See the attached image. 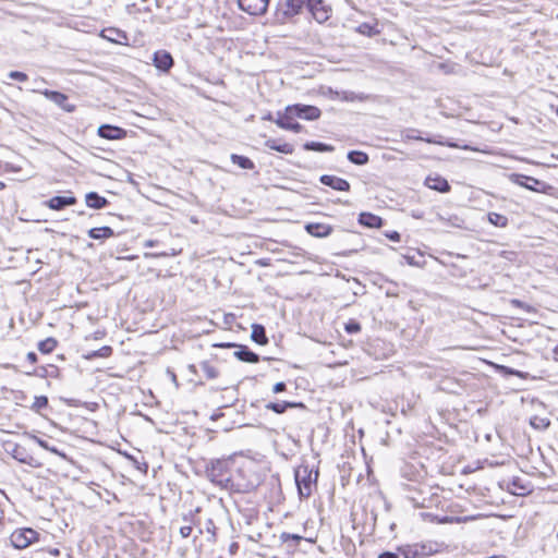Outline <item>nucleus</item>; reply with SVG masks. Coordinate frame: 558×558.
I'll return each instance as SVG.
<instances>
[{
	"label": "nucleus",
	"instance_id": "1",
	"mask_svg": "<svg viewBox=\"0 0 558 558\" xmlns=\"http://www.w3.org/2000/svg\"><path fill=\"white\" fill-rule=\"evenodd\" d=\"M306 9L315 21L324 23L329 20L331 8L324 0H279L276 16L280 22L300 14Z\"/></svg>",
	"mask_w": 558,
	"mask_h": 558
},
{
	"label": "nucleus",
	"instance_id": "2",
	"mask_svg": "<svg viewBox=\"0 0 558 558\" xmlns=\"http://www.w3.org/2000/svg\"><path fill=\"white\" fill-rule=\"evenodd\" d=\"M490 469H495L490 474V477L497 482V486L500 490H507L510 495L522 496L529 492L527 486L522 484L521 478L514 475L502 477L499 469H504L507 473H513L515 471V462L511 459L507 461H493L490 460Z\"/></svg>",
	"mask_w": 558,
	"mask_h": 558
},
{
	"label": "nucleus",
	"instance_id": "3",
	"mask_svg": "<svg viewBox=\"0 0 558 558\" xmlns=\"http://www.w3.org/2000/svg\"><path fill=\"white\" fill-rule=\"evenodd\" d=\"M233 461L231 459L213 460L206 466V475L215 485L231 492H240L239 485L233 481Z\"/></svg>",
	"mask_w": 558,
	"mask_h": 558
},
{
	"label": "nucleus",
	"instance_id": "4",
	"mask_svg": "<svg viewBox=\"0 0 558 558\" xmlns=\"http://www.w3.org/2000/svg\"><path fill=\"white\" fill-rule=\"evenodd\" d=\"M318 475V469H314L307 463H302L295 469L294 478L301 499H306L312 495L313 488L317 485Z\"/></svg>",
	"mask_w": 558,
	"mask_h": 558
},
{
	"label": "nucleus",
	"instance_id": "5",
	"mask_svg": "<svg viewBox=\"0 0 558 558\" xmlns=\"http://www.w3.org/2000/svg\"><path fill=\"white\" fill-rule=\"evenodd\" d=\"M510 181L520 185L524 186L525 189L538 192L547 195H554L555 187L544 181H541L538 179H535L533 177L520 174V173H511L509 175Z\"/></svg>",
	"mask_w": 558,
	"mask_h": 558
},
{
	"label": "nucleus",
	"instance_id": "6",
	"mask_svg": "<svg viewBox=\"0 0 558 558\" xmlns=\"http://www.w3.org/2000/svg\"><path fill=\"white\" fill-rule=\"evenodd\" d=\"M286 108L288 118H299L307 121H314L317 120L322 114L319 108L311 105L294 104L289 105Z\"/></svg>",
	"mask_w": 558,
	"mask_h": 558
},
{
	"label": "nucleus",
	"instance_id": "7",
	"mask_svg": "<svg viewBox=\"0 0 558 558\" xmlns=\"http://www.w3.org/2000/svg\"><path fill=\"white\" fill-rule=\"evenodd\" d=\"M38 537V532L31 527L17 529L11 534L10 542L14 548L24 549L37 542Z\"/></svg>",
	"mask_w": 558,
	"mask_h": 558
},
{
	"label": "nucleus",
	"instance_id": "8",
	"mask_svg": "<svg viewBox=\"0 0 558 558\" xmlns=\"http://www.w3.org/2000/svg\"><path fill=\"white\" fill-rule=\"evenodd\" d=\"M34 93H40L44 95L47 99L54 102L58 107L63 109L66 112H73L75 110V105L68 102V96L63 93L57 92V90H50V89H33Z\"/></svg>",
	"mask_w": 558,
	"mask_h": 558
},
{
	"label": "nucleus",
	"instance_id": "9",
	"mask_svg": "<svg viewBox=\"0 0 558 558\" xmlns=\"http://www.w3.org/2000/svg\"><path fill=\"white\" fill-rule=\"evenodd\" d=\"M404 558H424L429 556L434 549L432 544H412L399 548Z\"/></svg>",
	"mask_w": 558,
	"mask_h": 558
},
{
	"label": "nucleus",
	"instance_id": "10",
	"mask_svg": "<svg viewBox=\"0 0 558 558\" xmlns=\"http://www.w3.org/2000/svg\"><path fill=\"white\" fill-rule=\"evenodd\" d=\"M514 287L513 280L510 274L495 272L490 277V288L495 293L509 292Z\"/></svg>",
	"mask_w": 558,
	"mask_h": 558
},
{
	"label": "nucleus",
	"instance_id": "11",
	"mask_svg": "<svg viewBox=\"0 0 558 558\" xmlns=\"http://www.w3.org/2000/svg\"><path fill=\"white\" fill-rule=\"evenodd\" d=\"M242 11L250 15H260L267 11L269 0H238Z\"/></svg>",
	"mask_w": 558,
	"mask_h": 558
},
{
	"label": "nucleus",
	"instance_id": "12",
	"mask_svg": "<svg viewBox=\"0 0 558 558\" xmlns=\"http://www.w3.org/2000/svg\"><path fill=\"white\" fill-rule=\"evenodd\" d=\"M295 118L287 117V108L283 111L277 112V119L275 123L283 130L292 131L294 133H300L303 130V126L294 121Z\"/></svg>",
	"mask_w": 558,
	"mask_h": 558
},
{
	"label": "nucleus",
	"instance_id": "13",
	"mask_svg": "<svg viewBox=\"0 0 558 558\" xmlns=\"http://www.w3.org/2000/svg\"><path fill=\"white\" fill-rule=\"evenodd\" d=\"M319 182L326 186L331 187L332 190H336V191H341V192L350 191V183L345 179H342V178H339L336 175L323 174L319 178Z\"/></svg>",
	"mask_w": 558,
	"mask_h": 558
},
{
	"label": "nucleus",
	"instance_id": "14",
	"mask_svg": "<svg viewBox=\"0 0 558 558\" xmlns=\"http://www.w3.org/2000/svg\"><path fill=\"white\" fill-rule=\"evenodd\" d=\"M97 134L106 140H122L126 135V131L122 128L102 124L98 128Z\"/></svg>",
	"mask_w": 558,
	"mask_h": 558
},
{
	"label": "nucleus",
	"instance_id": "15",
	"mask_svg": "<svg viewBox=\"0 0 558 558\" xmlns=\"http://www.w3.org/2000/svg\"><path fill=\"white\" fill-rule=\"evenodd\" d=\"M100 36L110 43L119 45H128L129 40L125 32L114 27L102 29Z\"/></svg>",
	"mask_w": 558,
	"mask_h": 558
},
{
	"label": "nucleus",
	"instance_id": "16",
	"mask_svg": "<svg viewBox=\"0 0 558 558\" xmlns=\"http://www.w3.org/2000/svg\"><path fill=\"white\" fill-rule=\"evenodd\" d=\"M226 347L238 348V350L234 352V356L242 362L257 363L259 361V355L251 351L246 345L228 343L226 344Z\"/></svg>",
	"mask_w": 558,
	"mask_h": 558
},
{
	"label": "nucleus",
	"instance_id": "17",
	"mask_svg": "<svg viewBox=\"0 0 558 558\" xmlns=\"http://www.w3.org/2000/svg\"><path fill=\"white\" fill-rule=\"evenodd\" d=\"M154 65L163 72H168L173 66V58L166 50H159L154 53Z\"/></svg>",
	"mask_w": 558,
	"mask_h": 558
},
{
	"label": "nucleus",
	"instance_id": "18",
	"mask_svg": "<svg viewBox=\"0 0 558 558\" xmlns=\"http://www.w3.org/2000/svg\"><path fill=\"white\" fill-rule=\"evenodd\" d=\"M308 234L315 238H326L331 234L332 227L327 223L310 222L305 225Z\"/></svg>",
	"mask_w": 558,
	"mask_h": 558
},
{
	"label": "nucleus",
	"instance_id": "19",
	"mask_svg": "<svg viewBox=\"0 0 558 558\" xmlns=\"http://www.w3.org/2000/svg\"><path fill=\"white\" fill-rule=\"evenodd\" d=\"M76 202L74 196H53L46 202V205L52 210H61L76 204Z\"/></svg>",
	"mask_w": 558,
	"mask_h": 558
},
{
	"label": "nucleus",
	"instance_id": "20",
	"mask_svg": "<svg viewBox=\"0 0 558 558\" xmlns=\"http://www.w3.org/2000/svg\"><path fill=\"white\" fill-rule=\"evenodd\" d=\"M490 368H493L495 372L499 373L504 377L513 375L521 379L531 378L529 373L521 372V371H518V369H514V368H511V367H508V366H505V365H501V364H498V363H495L492 361H490Z\"/></svg>",
	"mask_w": 558,
	"mask_h": 558
},
{
	"label": "nucleus",
	"instance_id": "21",
	"mask_svg": "<svg viewBox=\"0 0 558 558\" xmlns=\"http://www.w3.org/2000/svg\"><path fill=\"white\" fill-rule=\"evenodd\" d=\"M265 408L270 410L277 414H282L289 408H300L302 410H306V407L302 402H292V401H282V402H268Z\"/></svg>",
	"mask_w": 558,
	"mask_h": 558
},
{
	"label": "nucleus",
	"instance_id": "22",
	"mask_svg": "<svg viewBox=\"0 0 558 558\" xmlns=\"http://www.w3.org/2000/svg\"><path fill=\"white\" fill-rule=\"evenodd\" d=\"M85 203L88 207L94 209H101L108 205V199L100 196L97 192H89L85 195Z\"/></svg>",
	"mask_w": 558,
	"mask_h": 558
},
{
	"label": "nucleus",
	"instance_id": "23",
	"mask_svg": "<svg viewBox=\"0 0 558 558\" xmlns=\"http://www.w3.org/2000/svg\"><path fill=\"white\" fill-rule=\"evenodd\" d=\"M425 184L427 187L442 193L448 192L450 190L448 181L438 175L427 177L425 180Z\"/></svg>",
	"mask_w": 558,
	"mask_h": 558
},
{
	"label": "nucleus",
	"instance_id": "24",
	"mask_svg": "<svg viewBox=\"0 0 558 558\" xmlns=\"http://www.w3.org/2000/svg\"><path fill=\"white\" fill-rule=\"evenodd\" d=\"M265 146L271 150H276L281 154L291 155L294 151V147L289 143H278L277 140L269 138L265 142Z\"/></svg>",
	"mask_w": 558,
	"mask_h": 558
},
{
	"label": "nucleus",
	"instance_id": "25",
	"mask_svg": "<svg viewBox=\"0 0 558 558\" xmlns=\"http://www.w3.org/2000/svg\"><path fill=\"white\" fill-rule=\"evenodd\" d=\"M359 222L368 228H380L383 226V219L371 213H361Z\"/></svg>",
	"mask_w": 558,
	"mask_h": 558
},
{
	"label": "nucleus",
	"instance_id": "26",
	"mask_svg": "<svg viewBox=\"0 0 558 558\" xmlns=\"http://www.w3.org/2000/svg\"><path fill=\"white\" fill-rule=\"evenodd\" d=\"M251 338L254 342L265 345L268 343V338L266 336V329L263 325L254 324L252 326Z\"/></svg>",
	"mask_w": 558,
	"mask_h": 558
},
{
	"label": "nucleus",
	"instance_id": "27",
	"mask_svg": "<svg viewBox=\"0 0 558 558\" xmlns=\"http://www.w3.org/2000/svg\"><path fill=\"white\" fill-rule=\"evenodd\" d=\"M490 259H493V266L498 267L501 265V262L497 264V260L506 259L512 263L517 259V253L512 251H498L497 253L490 251Z\"/></svg>",
	"mask_w": 558,
	"mask_h": 558
},
{
	"label": "nucleus",
	"instance_id": "28",
	"mask_svg": "<svg viewBox=\"0 0 558 558\" xmlns=\"http://www.w3.org/2000/svg\"><path fill=\"white\" fill-rule=\"evenodd\" d=\"M114 231L110 227L92 228L88 231V236L94 240H105L113 236Z\"/></svg>",
	"mask_w": 558,
	"mask_h": 558
},
{
	"label": "nucleus",
	"instance_id": "29",
	"mask_svg": "<svg viewBox=\"0 0 558 558\" xmlns=\"http://www.w3.org/2000/svg\"><path fill=\"white\" fill-rule=\"evenodd\" d=\"M336 95L339 99H341L343 101H350V102L364 101L368 98L367 95L356 94V93L350 92V90L337 92Z\"/></svg>",
	"mask_w": 558,
	"mask_h": 558
},
{
	"label": "nucleus",
	"instance_id": "30",
	"mask_svg": "<svg viewBox=\"0 0 558 558\" xmlns=\"http://www.w3.org/2000/svg\"><path fill=\"white\" fill-rule=\"evenodd\" d=\"M347 158L350 162L363 166L366 165L369 160L368 155L361 150H351L348 153Z\"/></svg>",
	"mask_w": 558,
	"mask_h": 558
},
{
	"label": "nucleus",
	"instance_id": "31",
	"mask_svg": "<svg viewBox=\"0 0 558 558\" xmlns=\"http://www.w3.org/2000/svg\"><path fill=\"white\" fill-rule=\"evenodd\" d=\"M230 158L232 163L236 165L242 169L252 170L255 167L254 162L248 157L232 154Z\"/></svg>",
	"mask_w": 558,
	"mask_h": 558
},
{
	"label": "nucleus",
	"instance_id": "32",
	"mask_svg": "<svg viewBox=\"0 0 558 558\" xmlns=\"http://www.w3.org/2000/svg\"><path fill=\"white\" fill-rule=\"evenodd\" d=\"M303 148L305 150H313L319 153L333 151L335 149L333 146L320 142H306Z\"/></svg>",
	"mask_w": 558,
	"mask_h": 558
},
{
	"label": "nucleus",
	"instance_id": "33",
	"mask_svg": "<svg viewBox=\"0 0 558 558\" xmlns=\"http://www.w3.org/2000/svg\"><path fill=\"white\" fill-rule=\"evenodd\" d=\"M530 425L539 432L546 430L550 426V420L542 416H533L530 420Z\"/></svg>",
	"mask_w": 558,
	"mask_h": 558
},
{
	"label": "nucleus",
	"instance_id": "34",
	"mask_svg": "<svg viewBox=\"0 0 558 558\" xmlns=\"http://www.w3.org/2000/svg\"><path fill=\"white\" fill-rule=\"evenodd\" d=\"M112 353V348L109 345H104L98 350H94L89 353H87L84 357L86 360H94L96 357H108Z\"/></svg>",
	"mask_w": 558,
	"mask_h": 558
},
{
	"label": "nucleus",
	"instance_id": "35",
	"mask_svg": "<svg viewBox=\"0 0 558 558\" xmlns=\"http://www.w3.org/2000/svg\"><path fill=\"white\" fill-rule=\"evenodd\" d=\"M201 368L207 379H215L219 376V371L207 361L201 363Z\"/></svg>",
	"mask_w": 558,
	"mask_h": 558
},
{
	"label": "nucleus",
	"instance_id": "36",
	"mask_svg": "<svg viewBox=\"0 0 558 558\" xmlns=\"http://www.w3.org/2000/svg\"><path fill=\"white\" fill-rule=\"evenodd\" d=\"M56 347L57 340L53 338H47L38 343V350L45 354L52 352Z\"/></svg>",
	"mask_w": 558,
	"mask_h": 558
},
{
	"label": "nucleus",
	"instance_id": "37",
	"mask_svg": "<svg viewBox=\"0 0 558 558\" xmlns=\"http://www.w3.org/2000/svg\"><path fill=\"white\" fill-rule=\"evenodd\" d=\"M416 133H418V131L416 130H409L407 132V138H410V140H416V141H425L427 143H433V144H440L442 145L444 143L441 141H438L436 138H424L420 135H417Z\"/></svg>",
	"mask_w": 558,
	"mask_h": 558
},
{
	"label": "nucleus",
	"instance_id": "38",
	"mask_svg": "<svg viewBox=\"0 0 558 558\" xmlns=\"http://www.w3.org/2000/svg\"><path fill=\"white\" fill-rule=\"evenodd\" d=\"M490 225L505 228L508 225V218L500 214L490 213Z\"/></svg>",
	"mask_w": 558,
	"mask_h": 558
},
{
	"label": "nucleus",
	"instance_id": "39",
	"mask_svg": "<svg viewBox=\"0 0 558 558\" xmlns=\"http://www.w3.org/2000/svg\"><path fill=\"white\" fill-rule=\"evenodd\" d=\"M48 398L46 396L35 397L34 403L32 405V410L35 412H39L40 410L47 408Z\"/></svg>",
	"mask_w": 558,
	"mask_h": 558
},
{
	"label": "nucleus",
	"instance_id": "40",
	"mask_svg": "<svg viewBox=\"0 0 558 558\" xmlns=\"http://www.w3.org/2000/svg\"><path fill=\"white\" fill-rule=\"evenodd\" d=\"M34 439L43 449L50 451L54 454L61 456V457H65V454L60 452L56 447L49 446V444L46 440H44L39 437H36V436L34 437Z\"/></svg>",
	"mask_w": 558,
	"mask_h": 558
},
{
	"label": "nucleus",
	"instance_id": "41",
	"mask_svg": "<svg viewBox=\"0 0 558 558\" xmlns=\"http://www.w3.org/2000/svg\"><path fill=\"white\" fill-rule=\"evenodd\" d=\"M359 32L361 34L367 35V36H374V35H377L379 33V31L375 26H373V25H371L368 23L361 24L359 26Z\"/></svg>",
	"mask_w": 558,
	"mask_h": 558
},
{
	"label": "nucleus",
	"instance_id": "42",
	"mask_svg": "<svg viewBox=\"0 0 558 558\" xmlns=\"http://www.w3.org/2000/svg\"><path fill=\"white\" fill-rule=\"evenodd\" d=\"M302 538L303 537L298 534L282 533L280 535L281 542L288 543L291 541L293 545H298L302 541Z\"/></svg>",
	"mask_w": 558,
	"mask_h": 558
},
{
	"label": "nucleus",
	"instance_id": "43",
	"mask_svg": "<svg viewBox=\"0 0 558 558\" xmlns=\"http://www.w3.org/2000/svg\"><path fill=\"white\" fill-rule=\"evenodd\" d=\"M510 303H511L514 307L521 308V310H523V311H525V312H527V313H530V312H533V311H534V308H533L531 305H529V304H526V303H524V302H522V301H520V300H517V299H512V300H510Z\"/></svg>",
	"mask_w": 558,
	"mask_h": 558
},
{
	"label": "nucleus",
	"instance_id": "44",
	"mask_svg": "<svg viewBox=\"0 0 558 558\" xmlns=\"http://www.w3.org/2000/svg\"><path fill=\"white\" fill-rule=\"evenodd\" d=\"M8 76L19 82H26L28 80L27 74L20 71H11L9 72Z\"/></svg>",
	"mask_w": 558,
	"mask_h": 558
},
{
	"label": "nucleus",
	"instance_id": "45",
	"mask_svg": "<svg viewBox=\"0 0 558 558\" xmlns=\"http://www.w3.org/2000/svg\"><path fill=\"white\" fill-rule=\"evenodd\" d=\"M348 333H356L361 330V325L355 320H350L344 327Z\"/></svg>",
	"mask_w": 558,
	"mask_h": 558
},
{
	"label": "nucleus",
	"instance_id": "46",
	"mask_svg": "<svg viewBox=\"0 0 558 558\" xmlns=\"http://www.w3.org/2000/svg\"><path fill=\"white\" fill-rule=\"evenodd\" d=\"M192 531H193V527L191 524H187V525H183L180 527V535L183 537V538H187L191 536L192 534Z\"/></svg>",
	"mask_w": 558,
	"mask_h": 558
},
{
	"label": "nucleus",
	"instance_id": "47",
	"mask_svg": "<svg viewBox=\"0 0 558 558\" xmlns=\"http://www.w3.org/2000/svg\"><path fill=\"white\" fill-rule=\"evenodd\" d=\"M286 389H287V385L283 381H279V383L275 384L274 387H272L274 393L282 392Z\"/></svg>",
	"mask_w": 558,
	"mask_h": 558
},
{
	"label": "nucleus",
	"instance_id": "48",
	"mask_svg": "<svg viewBox=\"0 0 558 558\" xmlns=\"http://www.w3.org/2000/svg\"><path fill=\"white\" fill-rule=\"evenodd\" d=\"M388 239H390L391 241H395V242H398L400 241V234L399 232L397 231H392V232H389L386 234Z\"/></svg>",
	"mask_w": 558,
	"mask_h": 558
},
{
	"label": "nucleus",
	"instance_id": "49",
	"mask_svg": "<svg viewBox=\"0 0 558 558\" xmlns=\"http://www.w3.org/2000/svg\"><path fill=\"white\" fill-rule=\"evenodd\" d=\"M13 457H14L16 460H19L20 462H23V463H26V462H27V461H26V459H25L24 457H22V453L20 452V448H16V449L14 450V454H13Z\"/></svg>",
	"mask_w": 558,
	"mask_h": 558
},
{
	"label": "nucleus",
	"instance_id": "50",
	"mask_svg": "<svg viewBox=\"0 0 558 558\" xmlns=\"http://www.w3.org/2000/svg\"><path fill=\"white\" fill-rule=\"evenodd\" d=\"M378 558H399L398 554L392 551H385L378 556Z\"/></svg>",
	"mask_w": 558,
	"mask_h": 558
},
{
	"label": "nucleus",
	"instance_id": "51",
	"mask_svg": "<svg viewBox=\"0 0 558 558\" xmlns=\"http://www.w3.org/2000/svg\"><path fill=\"white\" fill-rule=\"evenodd\" d=\"M26 359L32 364H35L37 362V354L35 352H28Z\"/></svg>",
	"mask_w": 558,
	"mask_h": 558
},
{
	"label": "nucleus",
	"instance_id": "52",
	"mask_svg": "<svg viewBox=\"0 0 558 558\" xmlns=\"http://www.w3.org/2000/svg\"><path fill=\"white\" fill-rule=\"evenodd\" d=\"M263 120L274 121L275 122L276 119H274L272 114L269 112V113H267L266 116L263 117Z\"/></svg>",
	"mask_w": 558,
	"mask_h": 558
},
{
	"label": "nucleus",
	"instance_id": "53",
	"mask_svg": "<svg viewBox=\"0 0 558 558\" xmlns=\"http://www.w3.org/2000/svg\"><path fill=\"white\" fill-rule=\"evenodd\" d=\"M5 187V183L0 181V191H2Z\"/></svg>",
	"mask_w": 558,
	"mask_h": 558
},
{
	"label": "nucleus",
	"instance_id": "54",
	"mask_svg": "<svg viewBox=\"0 0 558 558\" xmlns=\"http://www.w3.org/2000/svg\"><path fill=\"white\" fill-rule=\"evenodd\" d=\"M490 558H506V556H497V555H493V556H490Z\"/></svg>",
	"mask_w": 558,
	"mask_h": 558
},
{
	"label": "nucleus",
	"instance_id": "55",
	"mask_svg": "<svg viewBox=\"0 0 558 558\" xmlns=\"http://www.w3.org/2000/svg\"><path fill=\"white\" fill-rule=\"evenodd\" d=\"M171 379H173V381L177 380V377H175V374L174 373H171Z\"/></svg>",
	"mask_w": 558,
	"mask_h": 558
},
{
	"label": "nucleus",
	"instance_id": "56",
	"mask_svg": "<svg viewBox=\"0 0 558 558\" xmlns=\"http://www.w3.org/2000/svg\"><path fill=\"white\" fill-rule=\"evenodd\" d=\"M489 130H495V123L490 122Z\"/></svg>",
	"mask_w": 558,
	"mask_h": 558
},
{
	"label": "nucleus",
	"instance_id": "57",
	"mask_svg": "<svg viewBox=\"0 0 558 558\" xmlns=\"http://www.w3.org/2000/svg\"><path fill=\"white\" fill-rule=\"evenodd\" d=\"M183 520H184V521H186V522H189V523H191V520H190V519H187V517H183Z\"/></svg>",
	"mask_w": 558,
	"mask_h": 558
},
{
	"label": "nucleus",
	"instance_id": "58",
	"mask_svg": "<svg viewBox=\"0 0 558 558\" xmlns=\"http://www.w3.org/2000/svg\"><path fill=\"white\" fill-rule=\"evenodd\" d=\"M408 262H409V264H411V265L413 264V259H412V258H409V257H408Z\"/></svg>",
	"mask_w": 558,
	"mask_h": 558
},
{
	"label": "nucleus",
	"instance_id": "59",
	"mask_svg": "<svg viewBox=\"0 0 558 558\" xmlns=\"http://www.w3.org/2000/svg\"><path fill=\"white\" fill-rule=\"evenodd\" d=\"M415 505H416V506H420V507H424V504H418V502H416V501H415Z\"/></svg>",
	"mask_w": 558,
	"mask_h": 558
}]
</instances>
